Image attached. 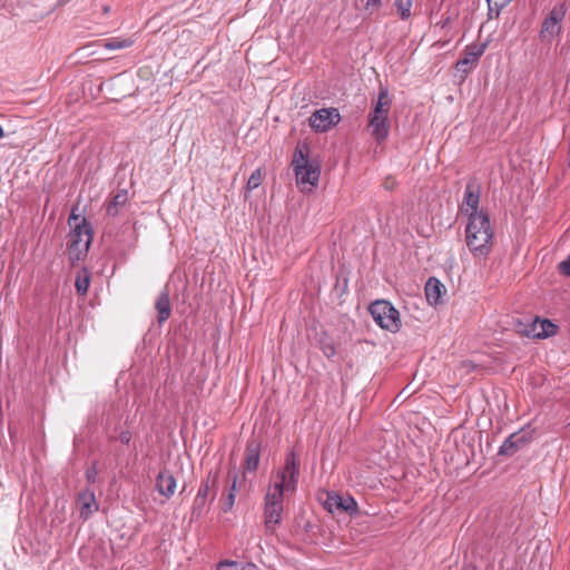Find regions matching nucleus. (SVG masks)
I'll list each match as a JSON object with an SVG mask.
<instances>
[{"instance_id": "30", "label": "nucleus", "mask_w": 570, "mask_h": 570, "mask_svg": "<svg viewBox=\"0 0 570 570\" xmlns=\"http://www.w3.org/2000/svg\"><path fill=\"white\" fill-rule=\"evenodd\" d=\"M487 1H488V3H490V0H487ZM503 7H504V4H503V3H502V4H500V6H498V4L495 3V9H494L491 4H489V17H490V18H492V17H493V13H494V17H495V18H498V17H499V14H500V10H501Z\"/></svg>"}, {"instance_id": "34", "label": "nucleus", "mask_w": 570, "mask_h": 570, "mask_svg": "<svg viewBox=\"0 0 570 570\" xmlns=\"http://www.w3.org/2000/svg\"><path fill=\"white\" fill-rule=\"evenodd\" d=\"M79 218L80 217L75 214V210H72V213L69 217V224H71V220H75V222L79 220Z\"/></svg>"}, {"instance_id": "20", "label": "nucleus", "mask_w": 570, "mask_h": 570, "mask_svg": "<svg viewBox=\"0 0 570 570\" xmlns=\"http://www.w3.org/2000/svg\"><path fill=\"white\" fill-rule=\"evenodd\" d=\"M90 273L87 268H81L77 273L75 287L79 295L85 296L88 293V288L90 285Z\"/></svg>"}, {"instance_id": "28", "label": "nucleus", "mask_w": 570, "mask_h": 570, "mask_svg": "<svg viewBox=\"0 0 570 570\" xmlns=\"http://www.w3.org/2000/svg\"><path fill=\"white\" fill-rule=\"evenodd\" d=\"M382 4V0H367L365 3V9L370 11H374L379 9Z\"/></svg>"}, {"instance_id": "4", "label": "nucleus", "mask_w": 570, "mask_h": 570, "mask_svg": "<svg viewBox=\"0 0 570 570\" xmlns=\"http://www.w3.org/2000/svg\"><path fill=\"white\" fill-rule=\"evenodd\" d=\"M391 108V99L386 88H381L377 101L372 112H370L368 127L372 137L377 141H384L389 136V112Z\"/></svg>"}, {"instance_id": "16", "label": "nucleus", "mask_w": 570, "mask_h": 570, "mask_svg": "<svg viewBox=\"0 0 570 570\" xmlns=\"http://www.w3.org/2000/svg\"><path fill=\"white\" fill-rule=\"evenodd\" d=\"M156 489L161 495L166 498L171 497L176 489V480L174 475L168 471L159 472L156 480Z\"/></svg>"}, {"instance_id": "35", "label": "nucleus", "mask_w": 570, "mask_h": 570, "mask_svg": "<svg viewBox=\"0 0 570 570\" xmlns=\"http://www.w3.org/2000/svg\"><path fill=\"white\" fill-rule=\"evenodd\" d=\"M109 11H110V7H109V6H104V7H102V12H104V14L109 13Z\"/></svg>"}, {"instance_id": "15", "label": "nucleus", "mask_w": 570, "mask_h": 570, "mask_svg": "<svg viewBox=\"0 0 570 570\" xmlns=\"http://www.w3.org/2000/svg\"><path fill=\"white\" fill-rule=\"evenodd\" d=\"M528 442L529 439L524 434L513 433L500 446L499 453L501 455H512Z\"/></svg>"}, {"instance_id": "23", "label": "nucleus", "mask_w": 570, "mask_h": 570, "mask_svg": "<svg viewBox=\"0 0 570 570\" xmlns=\"http://www.w3.org/2000/svg\"><path fill=\"white\" fill-rule=\"evenodd\" d=\"M209 489L210 487L208 480L200 484L194 501L195 509H200L205 505L206 499L209 494Z\"/></svg>"}, {"instance_id": "29", "label": "nucleus", "mask_w": 570, "mask_h": 570, "mask_svg": "<svg viewBox=\"0 0 570 570\" xmlns=\"http://www.w3.org/2000/svg\"><path fill=\"white\" fill-rule=\"evenodd\" d=\"M559 269L563 275L570 276V257L559 264Z\"/></svg>"}, {"instance_id": "38", "label": "nucleus", "mask_w": 570, "mask_h": 570, "mask_svg": "<svg viewBox=\"0 0 570 570\" xmlns=\"http://www.w3.org/2000/svg\"><path fill=\"white\" fill-rule=\"evenodd\" d=\"M569 425H570V422H569Z\"/></svg>"}, {"instance_id": "18", "label": "nucleus", "mask_w": 570, "mask_h": 570, "mask_svg": "<svg viewBox=\"0 0 570 570\" xmlns=\"http://www.w3.org/2000/svg\"><path fill=\"white\" fill-rule=\"evenodd\" d=\"M155 308L157 311V320L159 324L166 322L171 314L169 292L165 288L157 297Z\"/></svg>"}, {"instance_id": "25", "label": "nucleus", "mask_w": 570, "mask_h": 570, "mask_svg": "<svg viewBox=\"0 0 570 570\" xmlns=\"http://www.w3.org/2000/svg\"><path fill=\"white\" fill-rule=\"evenodd\" d=\"M262 180H263L262 170L259 168H257L256 170H254L252 173V175L249 176V178L247 180V189L253 190V189L257 188L262 184Z\"/></svg>"}, {"instance_id": "14", "label": "nucleus", "mask_w": 570, "mask_h": 570, "mask_svg": "<svg viewBox=\"0 0 570 570\" xmlns=\"http://www.w3.org/2000/svg\"><path fill=\"white\" fill-rule=\"evenodd\" d=\"M259 453H261V443L256 440H250L247 443L245 451V465L244 471L245 474L247 472H255L259 464Z\"/></svg>"}, {"instance_id": "27", "label": "nucleus", "mask_w": 570, "mask_h": 570, "mask_svg": "<svg viewBox=\"0 0 570 570\" xmlns=\"http://www.w3.org/2000/svg\"><path fill=\"white\" fill-rule=\"evenodd\" d=\"M97 474H98V471L96 469V466H91L89 468L87 471H86V479L88 481L89 484H92L96 482V479H97Z\"/></svg>"}, {"instance_id": "26", "label": "nucleus", "mask_w": 570, "mask_h": 570, "mask_svg": "<svg viewBox=\"0 0 570 570\" xmlns=\"http://www.w3.org/2000/svg\"><path fill=\"white\" fill-rule=\"evenodd\" d=\"M217 570H242V568L235 561H223L217 566Z\"/></svg>"}, {"instance_id": "8", "label": "nucleus", "mask_w": 570, "mask_h": 570, "mask_svg": "<svg viewBox=\"0 0 570 570\" xmlns=\"http://www.w3.org/2000/svg\"><path fill=\"white\" fill-rule=\"evenodd\" d=\"M324 508L330 513L346 512L348 515L357 514V502L351 495H340L337 493H328L324 502Z\"/></svg>"}, {"instance_id": "10", "label": "nucleus", "mask_w": 570, "mask_h": 570, "mask_svg": "<svg viewBox=\"0 0 570 570\" xmlns=\"http://www.w3.org/2000/svg\"><path fill=\"white\" fill-rule=\"evenodd\" d=\"M480 195V185L475 179H470L465 187L461 212L466 214L469 217L474 214H485L484 212L479 210Z\"/></svg>"}, {"instance_id": "37", "label": "nucleus", "mask_w": 570, "mask_h": 570, "mask_svg": "<svg viewBox=\"0 0 570 570\" xmlns=\"http://www.w3.org/2000/svg\"><path fill=\"white\" fill-rule=\"evenodd\" d=\"M69 1H70V0H61V2H63V3H67V2H69Z\"/></svg>"}, {"instance_id": "33", "label": "nucleus", "mask_w": 570, "mask_h": 570, "mask_svg": "<svg viewBox=\"0 0 570 570\" xmlns=\"http://www.w3.org/2000/svg\"><path fill=\"white\" fill-rule=\"evenodd\" d=\"M395 181L393 179H387L385 183H384V187L386 189H392L393 186H394Z\"/></svg>"}, {"instance_id": "9", "label": "nucleus", "mask_w": 570, "mask_h": 570, "mask_svg": "<svg viewBox=\"0 0 570 570\" xmlns=\"http://www.w3.org/2000/svg\"><path fill=\"white\" fill-rule=\"evenodd\" d=\"M341 116L335 108L330 109H320L312 114L309 117V126L318 131L325 132L330 130L333 126L338 124Z\"/></svg>"}, {"instance_id": "2", "label": "nucleus", "mask_w": 570, "mask_h": 570, "mask_svg": "<svg viewBox=\"0 0 570 570\" xmlns=\"http://www.w3.org/2000/svg\"><path fill=\"white\" fill-rule=\"evenodd\" d=\"M493 229L488 214L470 215L465 227V243L474 257L484 258L492 249Z\"/></svg>"}, {"instance_id": "1", "label": "nucleus", "mask_w": 570, "mask_h": 570, "mask_svg": "<svg viewBox=\"0 0 570 570\" xmlns=\"http://www.w3.org/2000/svg\"><path fill=\"white\" fill-rule=\"evenodd\" d=\"M299 474V464L293 451L285 456L284 466L273 475V483L267 488L265 495V525L274 530L282 521L284 497L296 490Z\"/></svg>"}, {"instance_id": "36", "label": "nucleus", "mask_w": 570, "mask_h": 570, "mask_svg": "<svg viewBox=\"0 0 570 570\" xmlns=\"http://www.w3.org/2000/svg\"><path fill=\"white\" fill-rule=\"evenodd\" d=\"M4 137V130L3 128L0 126V139Z\"/></svg>"}, {"instance_id": "5", "label": "nucleus", "mask_w": 570, "mask_h": 570, "mask_svg": "<svg viewBox=\"0 0 570 570\" xmlns=\"http://www.w3.org/2000/svg\"><path fill=\"white\" fill-rule=\"evenodd\" d=\"M68 237L69 259L73 264L87 255L92 240V229L86 218L72 226Z\"/></svg>"}, {"instance_id": "7", "label": "nucleus", "mask_w": 570, "mask_h": 570, "mask_svg": "<svg viewBox=\"0 0 570 570\" xmlns=\"http://www.w3.org/2000/svg\"><path fill=\"white\" fill-rule=\"evenodd\" d=\"M567 11L568 8L564 2L553 6L541 24L539 36L542 42H551L561 33Z\"/></svg>"}, {"instance_id": "3", "label": "nucleus", "mask_w": 570, "mask_h": 570, "mask_svg": "<svg viewBox=\"0 0 570 570\" xmlns=\"http://www.w3.org/2000/svg\"><path fill=\"white\" fill-rule=\"evenodd\" d=\"M307 145H298L293 154L291 166L294 170L296 184L302 191L312 190L317 186L321 176V165L311 159Z\"/></svg>"}, {"instance_id": "22", "label": "nucleus", "mask_w": 570, "mask_h": 570, "mask_svg": "<svg viewBox=\"0 0 570 570\" xmlns=\"http://www.w3.org/2000/svg\"><path fill=\"white\" fill-rule=\"evenodd\" d=\"M134 45V40L130 38H110L105 40L104 47L108 50L126 49Z\"/></svg>"}, {"instance_id": "31", "label": "nucleus", "mask_w": 570, "mask_h": 570, "mask_svg": "<svg viewBox=\"0 0 570 570\" xmlns=\"http://www.w3.org/2000/svg\"><path fill=\"white\" fill-rule=\"evenodd\" d=\"M131 439V434L128 431H124L119 434V440L124 444H128Z\"/></svg>"}, {"instance_id": "24", "label": "nucleus", "mask_w": 570, "mask_h": 570, "mask_svg": "<svg viewBox=\"0 0 570 570\" xmlns=\"http://www.w3.org/2000/svg\"><path fill=\"white\" fill-rule=\"evenodd\" d=\"M395 7L401 19H407L411 16L412 0H395Z\"/></svg>"}, {"instance_id": "17", "label": "nucleus", "mask_w": 570, "mask_h": 570, "mask_svg": "<svg viewBox=\"0 0 570 570\" xmlns=\"http://www.w3.org/2000/svg\"><path fill=\"white\" fill-rule=\"evenodd\" d=\"M444 291V285L435 277H430L425 284V296L431 305H438L441 303Z\"/></svg>"}, {"instance_id": "21", "label": "nucleus", "mask_w": 570, "mask_h": 570, "mask_svg": "<svg viewBox=\"0 0 570 570\" xmlns=\"http://www.w3.org/2000/svg\"><path fill=\"white\" fill-rule=\"evenodd\" d=\"M537 322L539 323L540 331L534 333L535 337H538V338H546V337H549V336H552V335L557 334L558 326L556 324H553L551 321H549V320H542V321L537 320Z\"/></svg>"}, {"instance_id": "6", "label": "nucleus", "mask_w": 570, "mask_h": 570, "mask_svg": "<svg viewBox=\"0 0 570 570\" xmlns=\"http://www.w3.org/2000/svg\"><path fill=\"white\" fill-rule=\"evenodd\" d=\"M375 323L384 330L395 333L401 327L399 311L387 301H376L370 305Z\"/></svg>"}, {"instance_id": "19", "label": "nucleus", "mask_w": 570, "mask_h": 570, "mask_svg": "<svg viewBox=\"0 0 570 570\" xmlns=\"http://www.w3.org/2000/svg\"><path fill=\"white\" fill-rule=\"evenodd\" d=\"M129 197L128 191L126 189L118 190L111 198V200L106 205V213L108 216H117L121 208L125 207Z\"/></svg>"}, {"instance_id": "11", "label": "nucleus", "mask_w": 570, "mask_h": 570, "mask_svg": "<svg viewBox=\"0 0 570 570\" xmlns=\"http://www.w3.org/2000/svg\"><path fill=\"white\" fill-rule=\"evenodd\" d=\"M485 48L487 46L484 43L468 47L463 52V57L459 59L455 65L456 70L469 73L476 66Z\"/></svg>"}, {"instance_id": "13", "label": "nucleus", "mask_w": 570, "mask_h": 570, "mask_svg": "<svg viewBox=\"0 0 570 570\" xmlns=\"http://www.w3.org/2000/svg\"><path fill=\"white\" fill-rule=\"evenodd\" d=\"M77 504L79 507L80 517L85 520L98 510L95 493L89 489H86L78 494Z\"/></svg>"}, {"instance_id": "32", "label": "nucleus", "mask_w": 570, "mask_h": 570, "mask_svg": "<svg viewBox=\"0 0 570 570\" xmlns=\"http://www.w3.org/2000/svg\"><path fill=\"white\" fill-rule=\"evenodd\" d=\"M324 353L327 357H331L334 355L335 351H334V347L333 346H328L324 350Z\"/></svg>"}, {"instance_id": "12", "label": "nucleus", "mask_w": 570, "mask_h": 570, "mask_svg": "<svg viewBox=\"0 0 570 570\" xmlns=\"http://www.w3.org/2000/svg\"><path fill=\"white\" fill-rule=\"evenodd\" d=\"M247 488V478L245 472L234 474L232 476V484L228 488V493L223 502V510L225 512L232 510L235 503L236 494Z\"/></svg>"}]
</instances>
